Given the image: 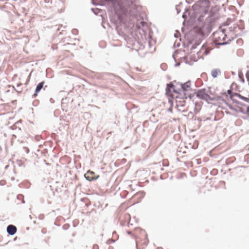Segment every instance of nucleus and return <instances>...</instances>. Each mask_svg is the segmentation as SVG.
Listing matches in <instances>:
<instances>
[{
  "label": "nucleus",
  "mask_w": 249,
  "mask_h": 249,
  "mask_svg": "<svg viewBox=\"0 0 249 249\" xmlns=\"http://www.w3.org/2000/svg\"><path fill=\"white\" fill-rule=\"evenodd\" d=\"M210 2L208 0H202L194 4L193 6L195 10H198L206 14L208 11Z\"/></svg>",
  "instance_id": "obj_3"
},
{
  "label": "nucleus",
  "mask_w": 249,
  "mask_h": 249,
  "mask_svg": "<svg viewBox=\"0 0 249 249\" xmlns=\"http://www.w3.org/2000/svg\"><path fill=\"white\" fill-rule=\"evenodd\" d=\"M22 83L21 82H19L17 84V87H19L22 85Z\"/></svg>",
  "instance_id": "obj_13"
},
{
  "label": "nucleus",
  "mask_w": 249,
  "mask_h": 249,
  "mask_svg": "<svg viewBox=\"0 0 249 249\" xmlns=\"http://www.w3.org/2000/svg\"><path fill=\"white\" fill-rule=\"evenodd\" d=\"M181 89L185 96L190 97L192 88L191 87V83L188 81L181 84Z\"/></svg>",
  "instance_id": "obj_5"
},
{
  "label": "nucleus",
  "mask_w": 249,
  "mask_h": 249,
  "mask_svg": "<svg viewBox=\"0 0 249 249\" xmlns=\"http://www.w3.org/2000/svg\"><path fill=\"white\" fill-rule=\"evenodd\" d=\"M84 176L85 178L89 181L96 180L99 177V175H96L94 172L90 171H87Z\"/></svg>",
  "instance_id": "obj_6"
},
{
  "label": "nucleus",
  "mask_w": 249,
  "mask_h": 249,
  "mask_svg": "<svg viewBox=\"0 0 249 249\" xmlns=\"http://www.w3.org/2000/svg\"><path fill=\"white\" fill-rule=\"evenodd\" d=\"M7 231L9 234L13 235L16 232L17 228L15 226L10 225L7 227Z\"/></svg>",
  "instance_id": "obj_8"
},
{
  "label": "nucleus",
  "mask_w": 249,
  "mask_h": 249,
  "mask_svg": "<svg viewBox=\"0 0 249 249\" xmlns=\"http://www.w3.org/2000/svg\"><path fill=\"white\" fill-rule=\"evenodd\" d=\"M127 233L129 234H130L131 233V232L130 231H128Z\"/></svg>",
  "instance_id": "obj_16"
},
{
  "label": "nucleus",
  "mask_w": 249,
  "mask_h": 249,
  "mask_svg": "<svg viewBox=\"0 0 249 249\" xmlns=\"http://www.w3.org/2000/svg\"><path fill=\"white\" fill-rule=\"evenodd\" d=\"M107 4L111 6L114 10V15L111 20L116 24L124 22V17L131 2L129 0H106Z\"/></svg>",
  "instance_id": "obj_1"
},
{
  "label": "nucleus",
  "mask_w": 249,
  "mask_h": 249,
  "mask_svg": "<svg viewBox=\"0 0 249 249\" xmlns=\"http://www.w3.org/2000/svg\"><path fill=\"white\" fill-rule=\"evenodd\" d=\"M236 96L240 99L249 103V98L245 97L239 94H236Z\"/></svg>",
  "instance_id": "obj_11"
},
{
  "label": "nucleus",
  "mask_w": 249,
  "mask_h": 249,
  "mask_svg": "<svg viewBox=\"0 0 249 249\" xmlns=\"http://www.w3.org/2000/svg\"><path fill=\"white\" fill-rule=\"evenodd\" d=\"M30 80V76L29 77L28 79H27V80L26 81V83H25L26 85H28V83H29V81Z\"/></svg>",
  "instance_id": "obj_14"
},
{
  "label": "nucleus",
  "mask_w": 249,
  "mask_h": 249,
  "mask_svg": "<svg viewBox=\"0 0 249 249\" xmlns=\"http://www.w3.org/2000/svg\"><path fill=\"white\" fill-rule=\"evenodd\" d=\"M247 114L249 115V106L247 108Z\"/></svg>",
  "instance_id": "obj_12"
},
{
  "label": "nucleus",
  "mask_w": 249,
  "mask_h": 249,
  "mask_svg": "<svg viewBox=\"0 0 249 249\" xmlns=\"http://www.w3.org/2000/svg\"><path fill=\"white\" fill-rule=\"evenodd\" d=\"M133 235L135 237L138 249H143L147 246L149 240L144 230L141 228H136L133 231Z\"/></svg>",
  "instance_id": "obj_2"
},
{
  "label": "nucleus",
  "mask_w": 249,
  "mask_h": 249,
  "mask_svg": "<svg viewBox=\"0 0 249 249\" xmlns=\"http://www.w3.org/2000/svg\"><path fill=\"white\" fill-rule=\"evenodd\" d=\"M44 83H45V82L44 81H42L38 84V85L37 86V87L36 88L35 92L34 94V97H36L38 93L43 88Z\"/></svg>",
  "instance_id": "obj_9"
},
{
  "label": "nucleus",
  "mask_w": 249,
  "mask_h": 249,
  "mask_svg": "<svg viewBox=\"0 0 249 249\" xmlns=\"http://www.w3.org/2000/svg\"><path fill=\"white\" fill-rule=\"evenodd\" d=\"M219 73L220 71L217 70H213L212 71L211 74L213 78H215L218 76Z\"/></svg>",
  "instance_id": "obj_10"
},
{
  "label": "nucleus",
  "mask_w": 249,
  "mask_h": 249,
  "mask_svg": "<svg viewBox=\"0 0 249 249\" xmlns=\"http://www.w3.org/2000/svg\"><path fill=\"white\" fill-rule=\"evenodd\" d=\"M196 96L198 98L206 101H208L210 98L209 95L204 90H199L196 93Z\"/></svg>",
  "instance_id": "obj_7"
},
{
  "label": "nucleus",
  "mask_w": 249,
  "mask_h": 249,
  "mask_svg": "<svg viewBox=\"0 0 249 249\" xmlns=\"http://www.w3.org/2000/svg\"><path fill=\"white\" fill-rule=\"evenodd\" d=\"M213 39L217 44H224L225 43V38L226 35L222 31H217L213 33Z\"/></svg>",
  "instance_id": "obj_4"
},
{
  "label": "nucleus",
  "mask_w": 249,
  "mask_h": 249,
  "mask_svg": "<svg viewBox=\"0 0 249 249\" xmlns=\"http://www.w3.org/2000/svg\"><path fill=\"white\" fill-rule=\"evenodd\" d=\"M26 149H27V151L28 152L29 151V149L27 148H26Z\"/></svg>",
  "instance_id": "obj_18"
},
{
  "label": "nucleus",
  "mask_w": 249,
  "mask_h": 249,
  "mask_svg": "<svg viewBox=\"0 0 249 249\" xmlns=\"http://www.w3.org/2000/svg\"><path fill=\"white\" fill-rule=\"evenodd\" d=\"M247 78L248 79V81H249V75L247 76Z\"/></svg>",
  "instance_id": "obj_17"
},
{
  "label": "nucleus",
  "mask_w": 249,
  "mask_h": 249,
  "mask_svg": "<svg viewBox=\"0 0 249 249\" xmlns=\"http://www.w3.org/2000/svg\"><path fill=\"white\" fill-rule=\"evenodd\" d=\"M167 87L168 88H169V87L172 88V87H173V85L172 84H168L167 85Z\"/></svg>",
  "instance_id": "obj_15"
}]
</instances>
